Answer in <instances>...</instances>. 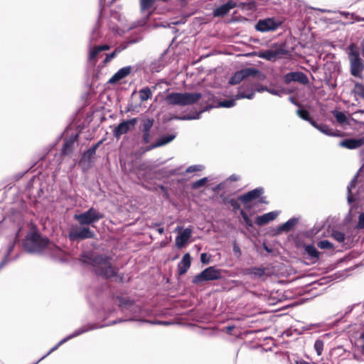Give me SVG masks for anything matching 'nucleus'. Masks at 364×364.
Segmentation results:
<instances>
[{
    "label": "nucleus",
    "mask_w": 364,
    "mask_h": 364,
    "mask_svg": "<svg viewBox=\"0 0 364 364\" xmlns=\"http://www.w3.org/2000/svg\"><path fill=\"white\" fill-rule=\"evenodd\" d=\"M81 260L83 263L92 265L97 275L107 279L115 277L116 281L122 282V277L117 276V269L111 264L110 257L103 255H85L82 256Z\"/></svg>",
    "instance_id": "1"
},
{
    "label": "nucleus",
    "mask_w": 364,
    "mask_h": 364,
    "mask_svg": "<svg viewBox=\"0 0 364 364\" xmlns=\"http://www.w3.org/2000/svg\"><path fill=\"white\" fill-rule=\"evenodd\" d=\"M24 248L30 253H45L53 256L59 255L61 250L46 237H43L38 232L27 234L24 242Z\"/></svg>",
    "instance_id": "2"
},
{
    "label": "nucleus",
    "mask_w": 364,
    "mask_h": 364,
    "mask_svg": "<svg viewBox=\"0 0 364 364\" xmlns=\"http://www.w3.org/2000/svg\"><path fill=\"white\" fill-rule=\"evenodd\" d=\"M202 95L199 92H171L165 97L166 103L169 106L185 107L196 103Z\"/></svg>",
    "instance_id": "3"
},
{
    "label": "nucleus",
    "mask_w": 364,
    "mask_h": 364,
    "mask_svg": "<svg viewBox=\"0 0 364 364\" xmlns=\"http://www.w3.org/2000/svg\"><path fill=\"white\" fill-rule=\"evenodd\" d=\"M119 307L127 318L125 319L119 318L118 320L109 321L106 324V326L114 325L124 321L137 320L136 317L141 312V308L135 302L126 299H119ZM104 326H105V325L98 326L99 328H102Z\"/></svg>",
    "instance_id": "4"
},
{
    "label": "nucleus",
    "mask_w": 364,
    "mask_h": 364,
    "mask_svg": "<svg viewBox=\"0 0 364 364\" xmlns=\"http://www.w3.org/2000/svg\"><path fill=\"white\" fill-rule=\"evenodd\" d=\"M347 50L350 65V74L354 77H360L364 70V61L360 56L358 48L354 43H351L348 46Z\"/></svg>",
    "instance_id": "5"
},
{
    "label": "nucleus",
    "mask_w": 364,
    "mask_h": 364,
    "mask_svg": "<svg viewBox=\"0 0 364 364\" xmlns=\"http://www.w3.org/2000/svg\"><path fill=\"white\" fill-rule=\"evenodd\" d=\"M262 73L257 68L248 67L236 71L229 79L230 85H237L249 77L260 78Z\"/></svg>",
    "instance_id": "6"
},
{
    "label": "nucleus",
    "mask_w": 364,
    "mask_h": 364,
    "mask_svg": "<svg viewBox=\"0 0 364 364\" xmlns=\"http://www.w3.org/2000/svg\"><path fill=\"white\" fill-rule=\"evenodd\" d=\"M104 215L94 208H90L85 212L75 215V219L81 225H88L99 221Z\"/></svg>",
    "instance_id": "7"
},
{
    "label": "nucleus",
    "mask_w": 364,
    "mask_h": 364,
    "mask_svg": "<svg viewBox=\"0 0 364 364\" xmlns=\"http://www.w3.org/2000/svg\"><path fill=\"white\" fill-rule=\"evenodd\" d=\"M255 6L254 2H250V3H243V2H239V4H237V2L235 0H229L225 4L220 6L219 7L216 8L213 12L215 16H223L225 14H227L230 9L235 8V7H240L241 9H247L248 10H251L253 9Z\"/></svg>",
    "instance_id": "8"
},
{
    "label": "nucleus",
    "mask_w": 364,
    "mask_h": 364,
    "mask_svg": "<svg viewBox=\"0 0 364 364\" xmlns=\"http://www.w3.org/2000/svg\"><path fill=\"white\" fill-rule=\"evenodd\" d=\"M282 24V21L274 18L260 19L255 25V29L260 32L273 31L278 29Z\"/></svg>",
    "instance_id": "9"
},
{
    "label": "nucleus",
    "mask_w": 364,
    "mask_h": 364,
    "mask_svg": "<svg viewBox=\"0 0 364 364\" xmlns=\"http://www.w3.org/2000/svg\"><path fill=\"white\" fill-rule=\"evenodd\" d=\"M94 237L95 232L88 227H77L73 228L68 233V238L72 242L78 240L91 239Z\"/></svg>",
    "instance_id": "10"
},
{
    "label": "nucleus",
    "mask_w": 364,
    "mask_h": 364,
    "mask_svg": "<svg viewBox=\"0 0 364 364\" xmlns=\"http://www.w3.org/2000/svg\"><path fill=\"white\" fill-rule=\"evenodd\" d=\"M137 122L138 119L136 117L122 121L113 130L114 136L119 139L122 134H125L132 129L137 124Z\"/></svg>",
    "instance_id": "11"
},
{
    "label": "nucleus",
    "mask_w": 364,
    "mask_h": 364,
    "mask_svg": "<svg viewBox=\"0 0 364 364\" xmlns=\"http://www.w3.org/2000/svg\"><path fill=\"white\" fill-rule=\"evenodd\" d=\"M284 84L289 85L291 82H299L301 85H307L309 82L307 75L301 71H294L286 73L283 76Z\"/></svg>",
    "instance_id": "12"
},
{
    "label": "nucleus",
    "mask_w": 364,
    "mask_h": 364,
    "mask_svg": "<svg viewBox=\"0 0 364 364\" xmlns=\"http://www.w3.org/2000/svg\"><path fill=\"white\" fill-rule=\"evenodd\" d=\"M271 48L277 59H281L286 55H291L294 48H290L286 41H278L272 44Z\"/></svg>",
    "instance_id": "13"
},
{
    "label": "nucleus",
    "mask_w": 364,
    "mask_h": 364,
    "mask_svg": "<svg viewBox=\"0 0 364 364\" xmlns=\"http://www.w3.org/2000/svg\"><path fill=\"white\" fill-rule=\"evenodd\" d=\"M264 193V188L262 187H257L252 191L245 193L243 195L238 196V199L245 204V208L247 210H250L252 207L247 205L248 203L257 199Z\"/></svg>",
    "instance_id": "14"
},
{
    "label": "nucleus",
    "mask_w": 364,
    "mask_h": 364,
    "mask_svg": "<svg viewBox=\"0 0 364 364\" xmlns=\"http://www.w3.org/2000/svg\"><path fill=\"white\" fill-rule=\"evenodd\" d=\"M192 318L196 323H191L189 326L192 328L193 331L203 335L205 332L204 327V319H205V312L203 311H197L193 313L192 315Z\"/></svg>",
    "instance_id": "15"
},
{
    "label": "nucleus",
    "mask_w": 364,
    "mask_h": 364,
    "mask_svg": "<svg viewBox=\"0 0 364 364\" xmlns=\"http://www.w3.org/2000/svg\"><path fill=\"white\" fill-rule=\"evenodd\" d=\"M304 258L311 261V264L316 263L320 259V252L313 244H304Z\"/></svg>",
    "instance_id": "16"
},
{
    "label": "nucleus",
    "mask_w": 364,
    "mask_h": 364,
    "mask_svg": "<svg viewBox=\"0 0 364 364\" xmlns=\"http://www.w3.org/2000/svg\"><path fill=\"white\" fill-rule=\"evenodd\" d=\"M133 70V67L131 65L125 66L120 68L117 73H115L112 77L108 80L109 84L114 85L124 78L129 76Z\"/></svg>",
    "instance_id": "17"
},
{
    "label": "nucleus",
    "mask_w": 364,
    "mask_h": 364,
    "mask_svg": "<svg viewBox=\"0 0 364 364\" xmlns=\"http://www.w3.org/2000/svg\"><path fill=\"white\" fill-rule=\"evenodd\" d=\"M267 86H264L261 84H257L255 86V90H250V91H245V90H239L237 94L235 95L236 99H249L251 100L253 98L255 95V92H262L264 91L267 92Z\"/></svg>",
    "instance_id": "18"
},
{
    "label": "nucleus",
    "mask_w": 364,
    "mask_h": 364,
    "mask_svg": "<svg viewBox=\"0 0 364 364\" xmlns=\"http://www.w3.org/2000/svg\"><path fill=\"white\" fill-rule=\"evenodd\" d=\"M339 145L348 149H355L364 145V137L348 138L342 140Z\"/></svg>",
    "instance_id": "19"
},
{
    "label": "nucleus",
    "mask_w": 364,
    "mask_h": 364,
    "mask_svg": "<svg viewBox=\"0 0 364 364\" xmlns=\"http://www.w3.org/2000/svg\"><path fill=\"white\" fill-rule=\"evenodd\" d=\"M267 268L262 267H252L242 269L244 275L249 276L252 279L262 278L266 272Z\"/></svg>",
    "instance_id": "20"
},
{
    "label": "nucleus",
    "mask_w": 364,
    "mask_h": 364,
    "mask_svg": "<svg viewBox=\"0 0 364 364\" xmlns=\"http://www.w3.org/2000/svg\"><path fill=\"white\" fill-rule=\"evenodd\" d=\"M176 138L175 134L164 135L160 137L155 143L149 145L146 149L145 151H151L155 148L164 146Z\"/></svg>",
    "instance_id": "21"
},
{
    "label": "nucleus",
    "mask_w": 364,
    "mask_h": 364,
    "mask_svg": "<svg viewBox=\"0 0 364 364\" xmlns=\"http://www.w3.org/2000/svg\"><path fill=\"white\" fill-rule=\"evenodd\" d=\"M279 214V211H272L257 216L255 218V223L258 226H263L270 221L274 220Z\"/></svg>",
    "instance_id": "22"
},
{
    "label": "nucleus",
    "mask_w": 364,
    "mask_h": 364,
    "mask_svg": "<svg viewBox=\"0 0 364 364\" xmlns=\"http://www.w3.org/2000/svg\"><path fill=\"white\" fill-rule=\"evenodd\" d=\"M191 236V230L189 228L184 229L176 237V246L178 249L183 248L188 242L189 238Z\"/></svg>",
    "instance_id": "23"
},
{
    "label": "nucleus",
    "mask_w": 364,
    "mask_h": 364,
    "mask_svg": "<svg viewBox=\"0 0 364 364\" xmlns=\"http://www.w3.org/2000/svg\"><path fill=\"white\" fill-rule=\"evenodd\" d=\"M235 105V99L219 100L215 105L208 103L206 101V111H208V110H210L213 108H215V107L230 108V107H234Z\"/></svg>",
    "instance_id": "24"
},
{
    "label": "nucleus",
    "mask_w": 364,
    "mask_h": 364,
    "mask_svg": "<svg viewBox=\"0 0 364 364\" xmlns=\"http://www.w3.org/2000/svg\"><path fill=\"white\" fill-rule=\"evenodd\" d=\"M191 259L189 253H186L178 264V273L179 275L186 274L190 268Z\"/></svg>",
    "instance_id": "25"
},
{
    "label": "nucleus",
    "mask_w": 364,
    "mask_h": 364,
    "mask_svg": "<svg viewBox=\"0 0 364 364\" xmlns=\"http://www.w3.org/2000/svg\"><path fill=\"white\" fill-rule=\"evenodd\" d=\"M299 219L297 218H291L284 223L279 225L277 229V234H279L282 232L291 231L295 225L298 223Z\"/></svg>",
    "instance_id": "26"
},
{
    "label": "nucleus",
    "mask_w": 364,
    "mask_h": 364,
    "mask_svg": "<svg viewBox=\"0 0 364 364\" xmlns=\"http://www.w3.org/2000/svg\"><path fill=\"white\" fill-rule=\"evenodd\" d=\"M356 183L357 175L353 178L347 187V200L349 205H351V204L358 199V197L352 191L353 188H355Z\"/></svg>",
    "instance_id": "27"
},
{
    "label": "nucleus",
    "mask_w": 364,
    "mask_h": 364,
    "mask_svg": "<svg viewBox=\"0 0 364 364\" xmlns=\"http://www.w3.org/2000/svg\"><path fill=\"white\" fill-rule=\"evenodd\" d=\"M222 277L221 271L214 267H206L205 279L207 281L218 279Z\"/></svg>",
    "instance_id": "28"
},
{
    "label": "nucleus",
    "mask_w": 364,
    "mask_h": 364,
    "mask_svg": "<svg viewBox=\"0 0 364 364\" xmlns=\"http://www.w3.org/2000/svg\"><path fill=\"white\" fill-rule=\"evenodd\" d=\"M100 144H102V141H98L92 146H91L90 149L85 151L82 154V161L90 162L92 159L94 158V156L96 154L97 149L98 148Z\"/></svg>",
    "instance_id": "29"
},
{
    "label": "nucleus",
    "mask_w": 364,
    "mask_h": 364,
    "mask_svg": "<svg viewBox=\"0 0 364 364\" xmlns=\"http://www.w3.org/2000/svg\"><path fill=\"white\" fill-rule=\"evenodd\" d=\"M109 49V46L107 44L102 46H98L94 47L92 49L90 50L89 53V60L92 61L95 60L97 55L102 51L108 50Z\"/></svg>",
    "instance_id": "30"
},
{
    "label": "nucleus",
    "mask_w": 364,
    "mask_h": 364,
    "mask_svg": "<svg viewBox=\"0 0 364 364\" xmlns=\"http://www.w3.org/2000/svg\"><path fill=\"white\" fill-rule=\"evenodd\" d=\"M154 119L151 118H143L139 125V130L142 132H150L154 126Z\"/></svg>",
    "instance_id": "31"
},
{
    "label": "nucleus",
    "mask_w": 364,
    "mask_h": 364,
    "mask_svg": "<svg viewBox=\"0 0 364 364\" xmlns=\"http://www.w3.org/2000/svg\"><path fill=\"white\" fill-rule=\"evenodd\" d=\"M258 57L272 62L277 60L272 48L266 50L259 52Z\"/></svg>",
    "instance_id": "32"
},
{
    "label": "nucleus",
    "mask_w": 364,
    "mask_h": 364,
    "mask_svg": "<svg viewBox=\"0 0 364 364\" xmlns=\"http://www.w3.org/2000/svg\"><path fill=\"white\" fill-rule=\"evenodd\" d=\"M301 0H289V14H294L298 11H301Z\"/></svg>",
    "instance_id": "33"
},
{
    "label": "nucleus",
    "mask_w": 364,
    "mask_h": 364,
    "mask_svg": "<svg viewBox=\"0 0 364 364\" xmlns=\"http://www.w3.org/2000/svg\"><path fill=\"white\" fill-rule=\"evenodd\" d=\"M317 129L320 131L321 133L331 136H340L339 133H336L331 128H330L328 125L320 123L319 126L317 127Z\"/></svg>",
    "instance_id": "34"
},
{
    "label": "nucleus",
    "mask_w": 364,
    "mask_h": 364,
    "mask_svg": "<svg viewBox=\"0 0 364 364\" xmlns=\"http://www.w3.org/2000/svg\"><path fill=\"white\" fill-rule=\"evenodd\" d=\"M211 181V178L210 176H206V189H211L215 193H218L220 191H222L226 187V182L223 181L221 182L214 186L210 187V184L208 183L209 181Z\"/></svg>",
    "instance_id": "35"
},
{
    "label": "nucleus",
    "mask_w": 364,
    "mask_h": 364,
    "mask_svg": "<svg viewBox=\"0 0 364 364\" xmlns=\"http://www.w3.org/2000/svg\"><path fill=\"white\" fill-rule=\"evenodd\" d=\"M141 101L144 102L152 97V92L149 87H145L139 91Z\"/></svg>",
    "instance_id": "36"
},
{
    "label": "nucleus",
    "mask_w": 364,
    "mask_h": 364,
    "mask_svg": "<svg viewBox=\"0 0 364 364\" xmlns=\"http://www.w3.org/2000/svg\"><path fill=\"white\" fill-rule=\"evenodd\" d=\"M358 305V304H354L353 305H350V306H348L346 309V311L344 313V314L341 316L340 318L336 319L332 323H331V326H337L343 319V318L348 315L349 314H350L352 312V311L353 310V309L357 306Z\"/></svg>",
    "instance_id": "37"
},
{
    "label": "nucleus",
    "mask_w": 364,
    "mask_h": 364,
    "mask_svg": "<svg viewBox=\"0 0 364 364\" xmlns=\"http://www.w3.org/2000/svg\"><path fill=\"white\" fill-rule=\"evenodd\" d=\"M317 247L322 250H334V245L328 240L318 241L317 242Z\"/></svg>",
    "instance_id": "38"
},
{
    "label": "nucleus",
    "mask_w": 364,
    "mask_h": 364,
    "mask_svg": "<svg viewBox=\"0 0 364 364\" xmlns=\"http://www.w3.org/2000/svg\"><path fill=\"white\" fill-rule=\"evenodd\" d=\"M77 137V136H75ZM76 139V138L75 139H69V140H66L63 145V148H62V154L65 155L68 154V152H69L71 149H72V147L73 146V144H74V141Z\"/></svg>",
    "instance_id": "39"
},
{
    "label": "nucleus",
    "mask_w": 364,
    "mask_h": 364,
    "mask_svg": "<svg viewBox=\"0 0 364 364\" xmlns=\"http://www.w3.org/2000/svg\"><path fill=\"white\" fill-rule=\"evenodd\" d=\"M240 215L242 217V218L244 220V223L246 225V228L247 230H249L250 228L253 227V223L252 220L250 218L248 215L246 213V212L244 210H240Z\"/></svg>",
    "instance_id": "40"
},
{
    "label": "nucleus",
    "mask_w": 364,
    "mask_h": 364,
    "mask_svg": "<svg viewBox=\"0 0 364 364\" xmlns=\"http://www.w3.org/2000/svg\"><path fill=\"white\" fill-rule=\"evenodd\" d=\"M353 92L355 95L364 99V85L360 82H355L354 85Z\"/></svg>",
    "instance_id": "41"
},
{
    "label": "nucleus",
    "mask_w": 364,
    "mask_h": 364,
    "mask_svg": "<svg viewBox=\"0 0 364 364\" xmlns=\"http://www.w3.org/2000/svg\"><path fill=\"white\" fill-rule=\"evenodd\" d=\"M333 116L336 118V121L340 124H344L347 121L346 115L343 112L335 111L333 112Z\"/></svg>",
    "instance_id": "42"
},
{
    "label": "nucleus",
    "mask_w": 364,
    "mask_h": 364,
    "mask_svg": "<svg viewBox=\"0 0 364 364\" xmlns=\"http://www.w3.org/2000/svg\"><path fill=\"white\" fill-rule=\"evenodd\" d=\"M331 236L334 240H336L338 242H343L346 239V235L343 232L338 230H333Z\"/></svg>",
    "instance_id": "43"
},
{
    "label": "nucleus",
    "mask_w": 364,
    "mask_h": 364,
    "mask_svg": "<svg viewBox=\"0 0 364 364\" xmlns=\"http://www.w3.org/2000/svg\"><path fill=\"white\" fill-rule=\"evenodd\" d=\"M155 0H140L141 11H144L151 9Z\"/></svg>",
    "instance_id": "44"
},
{
    "label": "nucleus",
    "mask_w": 364,
    "mask_h": 364,
    "mask_svg": "<svg viewBox=\"0 0 364 364\" xmlns=\"http://www.w3.org/2000/svg\"><path fill=\"white\" fill-rule=\"evenodd\" d=\"M267 92L279 97H281L282 95L287 93L286 90L284 88L275 87H267Z\"/></svg>",
    "instance_id": "45"
},
{
    "label": "nucleus",
    "mask_w": 364,
    "mask_h": 364,
    "mask_svg": "<svg viewBox=\"0 0 364 364\" xmlns=\"http://www.w3.org/2000/svg\"><path fill=\"white\" fill-rule=\"evenodd\" d=\"M323 346H324V343H323V340H321V339L316 340L314 347V349L318 355H321L322 354L323 350Z\"/></svg>",
    "instance_id": "46"
},
{
    "label": "nucleus",
    "mask_w": 364,
    "mask_h": 364,
    "mask_svg": "<svg viewBox=\"0 0 364 364\" xmlns=\"http://www.w3.org/2000/svg\"><path fill=\"white\" fill-rule=\"evenodd\" d=\"M297 114L300 118L305 121H309L310 117H311L309 112L307 109L303 108H299L297 110Z\"/></svg>",
    "instance_id": "47"
},
{
    "label": "nucleus",
    "mask_w": 364,
    "mask_h": 364,
    "mask_svg": "<svg viewBox=\"0 0 364 364\" xmlns=\"http://www.w3.org/2000/svg\"><path fill=\"white\" fill-rule=\"evenodd\" d=\"M203 168H204V166L203 165H199V164L192 165L186 168V173H193V172L201 171L203 170Z\"/></svg>",
    "instance_id": "48"
},
{
    "label": "nucleus",
    "mask_w": 364,
    "mask_h": 364,
    "mask_svg": "<svg viewBox=\"0 0 364 364\" xmlns=\"http://www.w3.org/2000/svg\"><path fill=\"white\" fill-rule=\"evenodd\" d=\"M239 199H235V198H233L230 200V203L228 205H230L232 208V211L233 212H237V210H240V204L239 203Z\"/></svg>",
    "instance_id": "49"
},
{
    "label": "nucleus",
    "mask_w": 364,
    "mask_h": 364,
    "mask_svg": "<svg viewBox=\"0 0 364 364\" xmlns=\"http://www.w3.org/2000/svg\"><path fill=\"white\" fill-rule=\"evenodd\" d=\"M180 22L179 21H172L171 23H168L167 21H161V22H159V23H156L155 26L156 27H164V28H166V27H170V25H178L179 24Z\"/></svg>",
    "instance_id": "50"
},
{
    "label": "nucleus",
    "mask_w": 364,
    "mask_h": 364,
    "mask_svg": "<svg viewBox=\"0 0 364 364\" xmlns=\"http://www.w3.org/2000/svg\"><path fill=\"white\" fill-rule=\"evenodd\" d=\"M205 281V269L202 270L198 274L196 275L193 279V283H198Z\"/></svg>",
    "instance_id": "51"
},
{
    "label": "nucleus",
    "mask_w": 364,
    "mask_h": 364,
    "mask_svg": "<svg viewBox=\"0 0 364 364\" xmlns=\"http://www.w3.org/2000/svg\"><path fill=\"white\" fill-rule=\"evenodd\" d=\"M202 112H203V111L200 112V113L196 114H193V115L187 114V115H184V116L181 117H178L177 119H181V120H191V119H198L200 117V114Z\"/></svg>",
    "instance_id": "52"
},
{
    "label": "nucleus",
    "mask_w": 364,
    "mask_h": 364,
    "mask_svg": "<svg viewBox=\"0 0 364 364\" xmlns=\"http://www.w3.org/2000/svg\"><path fill=\"white\" fill-rule=\"evenodd\" d=\"M14 245H15L14 243H13L11 245H9V247L8 248L7 255H6L5 258L3 259V261L0 264V268H1L4 264H6L7 263V262H8V257L10 255V253L13 251V250L14 248Z\"/></svg>",
    "instance_id": "53"
},
{
    "label": "nucleus",
    "mask_w": 364,
    "mask_h": 364,
    "mask_svg": "<svg viewBox=\"0 0 364 364\" xmlns=\"http://www.w3.org/2000/svg\"><path fill=\"white\" fill-rule=\"evenodd\" d=\"M141 321L142 322H145V323H149L154 324V325L168 326V325H169L171 323L168 321H158V320H154V321L142 320Z\"/></svg>",
    "instance_id": "54"
},
{
    "label": "nucleus",
    "mask_w": 364,
    "mask_h": 364,
    "mask_svg": "<svg viewBox=\"0 0 364 364\" xmlns=\"http://www.w3.org/2000/svg\"><path fill=\"white\" fill-rule=\"evenodd\" d=\"M322 326H323V324L321 323H310L309 325L303 326L302 329H303V331H310V330L314 329L316 327H322Z\"/></svg>",
    "instance_id": "55"
},
{
    "label": "nucleus",
    "mask_w": 364,
    "mask_h": 364,
    "mask_svg": "<svg viewBox=\"0 0 364 364\" xmlns=\"http://www.w3.org/2000/svg\"><path fill=\"white\" fill-rule=\"evenodd\" d=\"M142 141L144 144H149L151 139L150 132H142Z\"/></svg>",
    "instance_id": "56"
},
{
    "label": "nucleus",
    "mask_w": 364,
    "mask_h": 364,
    "mask_svg": "<svg viewBox=\"0 0 364 364\" xmlns=\"http://www.w3.org/2000/svg\"><path fill=\"white\" fill-rule=\"evenodd\" d=\"M203 186H205V177L201 178L200 179L192 183V188L193 189H196Z\"/></svg>",
    "instance_id": "57"
},
{
    "label": "nucleus",
    "mask_w": 364,
    "mask_h": 364,
    "mask_svg": "<svg viewBox=\"0 0 364 364\" xmlns=\"http://www.w3.org/2000/svg\"><path fill=\"white\" fill-rule=\"evenodd\" d=\"M355 21H357V22L364 21V18L363 17H360V16L356 15L355 14H354V16L351 18V20L348 21H346V24H352Z\"/></svg>",
    "instance_id": "58"
},
{
    "label": "nucleus",
    "mask_w": 364,
    "mask_h": 364,
    "mask_svg": "<svg viewBox=\"0 0 364 364\" xmlns=\"http://www.w3.org/2000/svg\"><path fill=\"white\" fill-rule=\"evenodd\" d=\"M357 228L358 229L364 228V212L361 213L358 217V222L357 224Z\"/></svg>",
    "instance_id": "59"
},
{
    "label": "nucleus",
    "mask_w": 364,
    "mask_h": 364,
    "mask_svg": "<svg viewBox=\"0 0 364 364\" xmlns=\"http://www.w3.org/2000/svg\"><path fill=\"white\" fill-rule=\"evenodd\" d=\"M116 55H117V53H115L114 50L113 52H112L111 53L106 54V57L103 60V63L107 64L111 60H112Z\"/></svg>",
    "instance_id": "60"
},
{
    "label": "nucleus",
    "mask_w": 364,
    "mask_h": 364,
    "mask_svg": "<svg viewBox=\"0 0 364 364\" xmlns=\"http://www.w3.org/2000/svg\"><path fill=\"white\" fill-rule=\"evenodd\" d=\"M220 198L222 200V203L224 205H228L230 203V200L232 199L229 196H226L224 193L220 195Z\"/></svg>",
    "instance_id": "61"
},
{
    "label": "nucleus",
    "mask_w": 364,
    "mask_h": 364,
    "mask_svg": "<svg viewBox=\"0 0 364 364\" xmlns=\"http://www.w3.org/2000/svg\"><path fill=\"white\" fill-rule=\"evenodd\" d=\"M132 42H129V43H125L124 45L122 44V45H119V46H117L115 49H114V52L115 53H117V55L119 53H121L122 50H124V49H126L127 48V46L128 44L131 43Z\"/></svg>",
    "instance_id": "62"
},
{
    "label": "nucleus",
    "mask_w": 364,
    "mask_h": 364,
    "mask_svg": "<svg viewBox=\"0 0 364 364\" xmlns=\"http://www.w3.org/2000/svg\"><path fill=\"white\" fill-rule=\"evenodd\" d=\"M232 250L237 257L241 256L240 247L236 244V242H235L233 245Z\"/></svg>",
    "instance_id": "63"
},
{
    "label": "nucleus",
    "mask_w": 364,
    "mask_h": 364,
    "mask_svg": "<svg viewBox=\"0 0 364 364\" xmlns=\"http://www.w3.org/2000/svg\"><path fill=\"white\" fill-rule=\"evenodd\" d=\"M295 364H318L316 362H307L306 360H304V359L302 358H297L296 360H295Z\"/></svg>",
    "instance_id": "64"
}]
</instances>
